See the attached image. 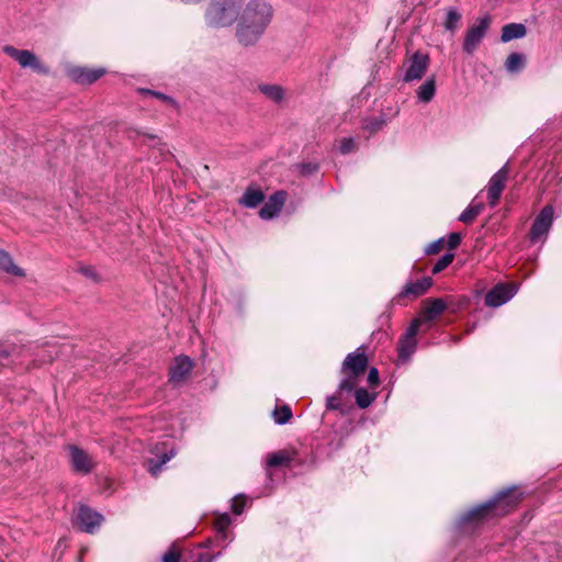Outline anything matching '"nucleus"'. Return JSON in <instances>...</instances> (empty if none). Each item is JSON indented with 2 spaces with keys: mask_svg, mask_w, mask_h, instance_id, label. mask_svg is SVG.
Wrapping results in <instances>:
<instances>
[{
  "mask_svg": "<svg viewBox=\"0 0 562 562\" xmlns=\"http://www.w3.org/2000/svg\"><path fill=\"white\" fill-rule=\"evenodd\" d=\"M274 8L269 0H246L235 25L234 36L243 47L255 46L271 25Z\"/></svg>",
  "mask_w": 562,
  "mask_h": 562,
  "instance_id": "f257e3e1",
  "label": "nucleus"
},
{
  "mask_svg": "<svg viewBox=\"0 0 562 562\" xmlns=\"http://www.w3.org/2000/svg\"><path fill=\"white\" fill-rule=\"evenodd\" d=\"M246 0H210L204 12V22L212 29L236 25Z\"/></svg>",
  "mask_w": 562,
  "mask_h": 562,
  "instance_id": "f03ea898",
  "label": "nucleus"
},
{
  "mask_svg": "<svg viewBox=\"0 0 562 562\" xmlns=\"http://www.w3.org/2000/svg\"><path fill=\"white\" fill-rule=\"evenodd\" d=\"M519 502L513 490L499 492L493 499L469 510L461 517L462 522L481 520L487 518L491 514H506Z\"/></svg>",
  "mask_w": 562,
  "mask_h": 562,
  "instance_id": "7ed1b4c3",
  "label": "nucleus"
},
{
  "mask_svg": "<svg viewBox=\"0 0 562 562\" xmlns=\"http://www.w3.org/2000/svg\"><path fill=\"white\" fill-rule=\"evenodd\" d=\"M491 23V16L485 14L477 18L474 24L467 31L462 47L468 55H472L477 49L482 40L486 35Z\"/></svg>",
  "mask_w": 562,
  "mask_h": 562,
  "instance_id": "20e7f679",
  "label": "nucleus"
},
{
  "mask_svg": "<svg viewBox=\"0 0 562 562\" xmlns=\"http://www.w3.org/2000/svg\"><path fill=\"white\" fill-rule=\"evenodd\" d=\"M422 325L420 318H415L412 321L409 327L407 328L405 335L401 338L398 342V359L397 361L401 363H405L409 360L412 355L416 350V339L415 336Z\"/></svg>",
  "mask_w": 562,
  "mask_h": 562,
  "instance_id": "39448f33",
  "label": "nucleus"
},
{
  "mask_svg": "<svg viewBox=\"0 0 562 562\" xmlns=\"http://www.w3.org/2000/svg\"><path fill=\"white\" fill-rule=\"evenodd\" d=\"M3 52L12 57L23 68H32L40 74H48V68L41 64L38 58L27 49H18L13 46L7 45L3 47Z\"/></svg>",
  "mask_w": 562,
  "mask_h": 562,
  "instance_id": "423d86ee",
  "label": "nucleus"
},
{
  "mask_svg": "<svg viewBox=\"0 0 562 562\" xmlns=\"http://www.w3.org/2000/svg\"><path fill=\"white\" fill-rule=\"evenodd\" d=\"M508 175H509L508 166L504 165L496 173H494L491 177V179L486 186L487 200H488V204L491 205V207H494L497 205V203L501 199V195L505 189V186H506V182L508 179Z\"/></svg>",
  "mask_w": 562,
  "mask_h": 562,
  "instance_id": "0eeeda50",
  "label": "nucleus"
},
{
  "mask_svg": "<svg viewBox=\"0 0 562 562\" xmlns=\"http://www.w3.org/2000/svg\"><path fill=\"white\" fill-rule=\"evenodd\" d=\"M553 213V207L546 205L535 218L529 233V238L532 243L538 241L548 234L552 226Z\"/></svg>",
  "mask_w": 562,
  "mask_h": 562,
  "instance_id": "6e6552de",
  "label": "nucleus"
},
{
  "mask_svg": "<svg viewBox=\"0 0 562 562\" xmlns=\"http://www.w3.org/2000/svg\"><path fill=\"white\" fill-rule=\"evenodd\" d=\"M68 451L70 464L75 472L88 474L94 469L95 462L88 452L77 446H69Z\"/></svg>",
  "mask_w": 562,
  "mask_h": 562,
  "instance_id": "1a4fd4ad",
  "label": "nucleus"
},
{
  "mask_svg": "<svg viewBox=\"0 0 562 562\" xmlns=\"http://www.w3.org/2000/svg\"><path fill=\"white\" fill-rule=\"evenodd\" d=\"M517 292L514 284L499 283L490 290L485 295V305L498 307L508 302Z\"/></svg>",
  "mask_w": 562,
  "mask_h": 562,
  "instance_id": "9d476101",
  "label": "nucleus"
},
{
  "mask_svg": "<svg viewBox=\"0 0 562 562\" xmlns=\"http://www.w3.org/2000/svg\"><path fill=\"white\" fill-rule=\"evenodd\" d=\"M102 516L89 508L80 506L76 515V524L81 531L92 533L100 526Z\"/></svg>",
  "mask_w": 562,
  "mask_h": 562,
  "instance_id": "9b49d317",
  "label": "nucleus"
},
{
  "mask_svg": "<svg viewBox=\"0 0 562 562\" xmlns=\"http://www.w3.org/2000/svg\"><path fill=\"white\" fill-rule=\"evenodd\" d=\"M429 67V57L426 54L415 53L408 60L404 81L409 82L423 78Z\"/></svg>",
  "mask_w": 562,
  "mask_h": 562,
  "instance_id": "f8f14e48",
  "label": "nucleus"
},
{
  "mask_svg": "<svg viewBox=\"0 0 562 562\" xmlns=\"http://www.w3.org/2000/svg\"><path fill=\"white\" fill-rule=\"evenodd\" d=\"M368 366V358L362 347H359L356 351L349 353L344 363L342 371L348 372L355 376L362 374Z\"/></svg>",
  "mask_w": 562,
  "mask_h": 562,
  "instance_id": "ddd939ff",
  "label": "nucleus"
},
{
  "mask_svg": "<svg viewBox=\"0 0 562 562\" xmlns=\"http://www.w3.org/2000/svg\"><path fill=\"white\" fill-rule=\"evenodd\" d=\"M285 201V193L278 191L273 193L269 200L263 204L259 211V215L262 220H270L277 216L283 207Z\"/></svg>",
  "mask_w": 562,
  "mask_h": 562,
  "instance_id": "4468645a",
  "label": "nucleus"
},
{
  "mask_svg": "<svg viewBox=\"0 0 562 562\" xmlns=\"http://www.w3.org/2000/svg\"><path fill=\"white\" fill-rule=\"evenodd\" d=\"M447 308V303L443 299H428L423 302L422 324L424 322H432L441 315Z\"/></svg>",
  "mask_w": 562,
  "mask_h": 562,
  "instance_id": "2eb2a0df",
  "label": "nucleus"
},
{
  "mask_svg": "<svg viewBox=\"0 0 562 562\" xmlns=\"http://www.w3.org/2000/svg\"><path fill=\"white\" fill-rule=\"evenodd\" d=\"M192 369V361L187 356L176 358L169 369V381L173 383L182 382Z\"/></svg>",
  "mask_w": 562,
  "mask_h": 562,
  "instance_id": "dca6fc26",
  "label": "nucleus"
},
{
  "mask_svg": "<svg viewBox=\"0 0 562 562\" xmlns=\"http://www.w3.org/2000/svg\"><path fill=\"white\" fill-rule=\"evenodd\" d=\"M103 69H87L82 67H76L70 70L72 79L80 83H92L103 76Z\"/></svg>",
  "mask_w": 562,
  "mask_h": 562,
  "instance_id": "f3484780",
  "label": "nucleus"
},
{
  "mask_svg": "<svg viewBox=\"0 0 562 562\" xmlns=\"http://www.w3.org/2000/svg\"><path fill=\"white\" fill-rule=\"evenodd\" d=\"M432 285V280L429 277H424L419 280H416L414 282H408L404 290L403 294L405 295H413V296H420L423 295L430 286Z\"/></svg>",
  "mask_w": 562,
  "mask_h": 562,
  "instance_id": "a211bd4d",
  "label": "nucleus"
},
{
  "mask_svg": "<svg viewBox=\"0 0 562 562\" xmlns=\"http://www.w3.org/2000/svg\"><path fill=\"white\" fill-rule=\"evenodd\" d=\"M265 199V195L260 189L249 187L239 200V203L246 207H256Z\"/></svg>",
  "mask_w": 562,
  "mask_h": 562,
  "instance_id": "6ab92c4d",
  "label": "nucleus"
},
{
  "mask_svg": "<svg viewBox=\"0 0 562 562\" xmlns=\"http://www.w3.org/2000/svg\"><path fill=\"white\" fill-rule=\"evenodd\" d=\"M526 35V27L520 23L506 24L502 30L501 40L506 43L516 38H521Z\"/></svg>",
  "mask_w": 562,
  "mask_h": 562,
  "instance_id": "aec40b11",
  "label": "nucleus"
},
{
  "mask_svg": "<svg viewBox=\"0 0 562 562\" xmlns=\"http://www.w3.org/2000/svg\"><path fill=\"white\" fill-rule=\"evenodd\" d=\"M0 269L15 277L25 276L24 270L14 265L11 256L2 249H0Z\"/></svg>",
  "mask_w": 562,
  "mask_h": 562,
  "instance_id": "412c9836",
  "label": "nucleus"
},
{
  "mask_svg": "<svg viewBox=\"0 0 562 562\" xmlns=\"http://www.w3.org/2000/svg\"><path fill=\"white\" fill-rule=\"evenodd\" d=\"M436 92V81L431 77L420 85L416 91L417 98L420 102L428 103L432 100Z\"/></svg>",
  "mask_w": 562,
  "mask_h": 562,
  "instance_id": "4be33fe9",
  "label": "nucleus"
},
{
  "mask_svg": "<svg viewBox=\"0 0 562 562\" xmlns=\"http://www.w3.org/2000/svg\"><path fill=\"white\" fill-rule=\"evenodd\" d=\"M484 204L472 200L468 207L460 214L459 221L464 224H471L475 217L483 211Z\"/></svg>",
  "mask_w": 562,
  "mask_h": 562,
  "instance_id": "5701e85b",
  "label": "nucleus"
},
{
  "mask_svg": "<svg viewBox=\"0 0 562 562\" xmlns=\"http://www.w3.org/2000/svg\"><path fill=\"white\" fill-rule=\"evenodd\" d=\"M259 91L274 102H280L284 95L283 89L278 85H260Z\"/></svg>",
  "mask_w": 562,
  "mask_h": 562,
  "instance_id": "b1692460",
  "label": "nucleus"
},
{
  "mask_svg": "<svg viewBox=\"0 0 562 562\" xmlns=\"http://www.w3.org/2000/svg\"><path fill=\"white\" fill-rule=\"evenodd\" d=\"M231 522L232 520L228 514H222L215 519L214 528L216 530L217 537L223 541L227 539V529Z\"/></svg>",
  "mask_w": 562,
  "mask_h": 562,
  "instance_id": "393cba45",
  "label": "nucleus"
},
{
  "mask_svg": "<svg viewBox=\"0 0 562 562\" xmlns=\"http://www.w3.org/2000/svg\"><path fill=\"white\" fill-rule=\"evenodd\" d=\"M524 65L525 57L522 54L519 53H512L505 61V67L509 72H517L521 70L524 68Z\"/></svg>",
  "mask_w": 562,
  "mask_h": 562,
  "instance_id": "a878e982",
  "label": "nucleus"
},
{
  "mask_svg": "<svg viewBox=\"0 0 562 562\" xmlns=\"http://www.w3.org/2000/svg\"><path fill=\"white\" fill-rule=\"evenodd\" d=\"M176 452L173 449H171L170 451L164 453L159 460L157 461H154V460H150L149 463H148V471L153 474V475H157L162 465L165 463H167L170 459H172L175 457Z\"/></svg>",
  "mask_w": 562,
  "mask_h": 562,
  "instance_id": "bb28decb",
  "label": "nucleus"
},
{
  "mask_svg": "<svg viewBox=\"0 0 562 562\" xmlns=\"http://www.w3.org/2000/svg\"><path fill=\"white\" fill-rule=\"evenodd\" d=\"M356 403L360 408H367L374 401L375 395L369 393L366 389H357L355 391Z\"/></svg>",
  "mask_w": 562,
  "mask_h": 562,
  "instance_id": "cd10ccee",
  "label": "nucleus"
},
{
  "mask_svg": "<svg viewBox=\"0 0 562 562\" xmlns=\"http://www.w3.org/2000/svg\"><path fill=\"white\" fill-rule=\"evenodd\" d=\"M461 20V14L454 8H449L447 10V16L443 23V26L447 31L454 32L458 27V23Z\"/></svg>",
  "mask_w": 562,
  "mask_h": 562,
  "instance_id": "c85d7f7f",
  "label": "nucleus"
},
{
  "mask_svg": "<svg viewBox=\"0 0 562 562\" xmlns=\"http://www.w3.org/2000/svg\"><path fill=\"white\" fill-rule=\"evenodd\" d=\"M272 416L278 425H284L292 418V411L289 405H283L281 407H276Z\"/></svg>",
  "mask_w": 562,
  "mask_h": 562,
  "instance_id": "c756f323",
  "label": "nucleus"
},
{
  "mask_svg": "<svg viewBox=\"0 0 562 562\" xmlns=\"http://www.w3.org/2000/svg\"><path fill=\"white\" fill-rule=\"evenodd\" d=\"M291 461L289 454L284 451H279L270 454L267 459V467L274 468L283 464H288Z\"/></svg>",
  "mask_w": 562,
  "mask_h": 562,
  "instance_id": "7c9ffc66",
  "label": "nucleus"
},
{
  "mask_svg": "<svg viewBox=\"0 0 562 562\" xmlns=\"http://www.w3.org/2000/svg\"><path fill=\"white\" fill-rule=\"evenodd\" d=\"M386 124V121L384 117H373L364 120L362 124V128L366 131H369L370 133H375L383 128V126Z\"/></svg>",
  "mask_w": 562,
  "mask_h": 562,
  "instance_id": "2f4dec72",
  "label": "nucleus"
},
{
  "mask_svg": "<svg viewBox=\"0 0 562 562\" xmlns=\"http://www.w3.org/2000/svg\"><path fill=\"white\" fill-rule=\"evenodd\" d=\"M454 259V254L453 252H447L441 258H439L436 263L434 265L432 269H431V272L434 274H437L439 272H441L442 270H445L448 266L451 265V262L453 261Z\"/></svg>",
  "mask_w": 562,
  "mask_h": 562,
  "instance_id": "473e14b6",
  "label": "nucleus"
},
{
  "mask_svg": "<svg viewBox=\"0 0 562 562\" xmlns=\"http://www.w3.org/2000/svg\"><path fill=\"white\" fill-rule=\"evenodd\" d=\"M357 378L352 374H349L347 378L342 379L338 385L337 393L341 394L344 391L351 392L357 383Z\"/></svg>",
  "mask_w": 562,
  "mask_h": 562,
  "instance_id": "72a5a7b5",
  "label": "nucleus"
},
{
  "mask_svg": "<svg viewBox=\"0 0 562 562\" xmlns=\"http://www.w3.org/2000/svg\"><path fill=\"white\" fill-rule=\"evenodd\" d=\"M357 148L356 139L352 137H345L339 142V151L342 155L355 151Z\"/></svg>",
  "mask_w": 562,
  "mask_h": 562,
  "instance_id": "f704fd0d",
  "label": "nucleus"
},
{
  "mask_svg": "<svg viewBox=\"0 0 562 562\" xmlns=\"http://www.w3.org/2000/svg\"><path fill=\"white\" fill-rule=\"evenodd\" d=\"M326 407H327V409H333V411L341 409L342 405L340 402V394H338L336 392V394L328 396L326 398Z\"/></svg>",
  "mask_w": 562,
  "mask_h": 562,
  "instance_id": "c9c22d12",
  "label": "nucleus"
},
{
  "mask_svg": "<svg viewBox=\"0 0 562 562\" xmlns=\"http://www.w3.org/2000/svg\"><path fill=\"white\" fill-rule=\"evenodd\" d=\"M443 245H445V238H439L432 243H430L426 249H425V254L426 255H434V254H437L439 252L442 248H443Z\"/></svg>",
  "mask_w": 562,
  "mask_h": 562,
  "instance_id": "e433bc0d",
  "label": "nucleus"
},
{
  "mask_svg": "<svg viewBox=\"0 0 562 562\" xmlns=\"http://www.w3.org/2000/svg\"><path fill=\"white\" fill-rule=\"evenodd\" d=\"M244 507H245V498L240 495V496H237L233 499L232 502V510L236 514V515H239L243 513L244 510Z\"/></svg>",
  "mask_w": 562,
  "mask_h": 562,
  "instance_id": "4c0bfd02",
  "label": "nucleus"
},
{
  "mask_svg": "<svg viewBox=\"0 0 562 562\" xmlns=\"http://www.w3.org/2000/svg\"><path fill=\"white\" fill-rule=\"evenodd\" d=\"M180 561V552L175 548L169 549L162 555V562H179Z\"/></svg>",
  "mask_w": 562,
  "mask_h": 562,
  "instance_id": "58836bf2",
  "label": "nucleus"
},
{
  "mask_svg": "<svg viewBox=\"0 0 562 562\" xmlns=\"http://www.w3.org/2000/svg\"><path fill=\"white\" fill-rule=\"evenodd\" d=\"M460 243H461V236L459 233H451L448 236L447 244H448V248L450 250L456 249L460 245Z\"/></svg>",
  "mask_w": 562,
  "mask_h": 562,
  "instance_id": "ea45409f",
  "label": "nucleus"
},
{
  "mask_svg": "<svg viewBox=\"0 0 562 562\" xmlns=\"http://www.w3.org/2000/svg\"><path fill=\"white\" fill-rule=\"evenodd\" d=\"M368 382L373 386L379 384V371L376 368H371L369 370Z\"/></svg>",
  "mask_w": 562,
  "mask_h": 562,
  "instance_id": "a19ab883",
  "label": "nucleus"
},
{
  "mask_svg": "<svg viewBox=\"0 0 562 562\" xmlns=\"http://www.w3.org/2000/svg\"><path fill=\"white\" fill-rule=\"evenodd\" d=\"M143 92L151 94V95H154V97H156V98H158V99H160V100H162L165 102L175 103L172 98H170L169 95H166V94H164L161 92L153 91V90H143Z\"/></svg>",
  "mask_w": 562,
  "mask_h": 562,
  "instance_id": "79ce46f5",
  "label": "nucleus"
},
{
  "mask_svg": "<svg viewBox=\"0 0 562 562\" xmlns=\"http://www.w3.org/2000/svg\"><path fill=\"white\" fill-rule=\"evenodd\" d=\"M48 348H49V350H48L49 355H48V359L47 360L52 361L54 359V357L58 356L57 355V347L49 345Z\"/></svg>",
  "mask_w": 562,
  "mask_h": 562,
  "instance_id": "37998d69",
  "label": "nucleus"
},
{
  "mask_svg": "<svg viewBox=\"0 0 562 562\" xmlns=\"http://www.w3.org/2000/svg\"><path fill=\"white\" fill-rule=\"evenodd\" d=\"M314 170H316V166L306 165V166L302 167V171L304 173H310V172H313Z\"/></svg>",
  "mask_w": 562,
  "mask_h": 562,
  "instance_id": "c03bdc74",
  "label": "nucleus"
},
{
  "mask_svg": "<svg viewBox=\"0 0 562 562\" xmlns=\"http://www.w3.org/2000/svg\"><path fill=\"white\" fill-rule=\"evenodd\" d=\"M9 356H10V352L0 346V360L7 359Z\"/></svg>",
  "mask_w": 562,
  "mask_h": 562,
  "instance_id": "a18cd8bd",
  "label": "nucleus"
},
{
  "mask_svg": "<svg viewBox=\"0 0 562 562\" xmlns=\"http://www.w3.org/2000/svg\"><path fill=\"white\" fill-rule=\"evenodd\" d=\"M214 559H215V557L202 555V557H200L199 562H213Z\"/></svg>",
  "mask_w": 562,
  "mask_h": 562,
  "instance_id": "49530a36",
  "label": "nucleus"
}]
</instances>
